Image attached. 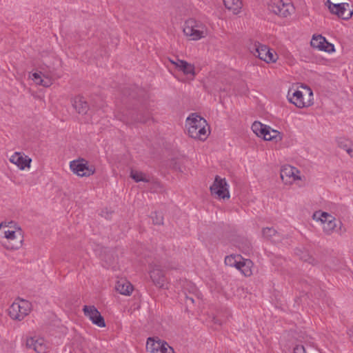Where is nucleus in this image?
<instances>
[{
  "instance_id": "29",
  "label": "nucleus",
  "mask_w": 353,
  "mask_h": 353,
  "mask_svg": "<svg viewBox=\"0 0 353 353\" xmlns=\"http://www.w3.org/2000/svg\"><path fill=\"white\" fill-rule=\"evenodd\" d=\"M15 228H21L17 223L14 221H2L0 223V230H15Z\"/></svg>"
},
{
  "instance_id": "27",
  "label": "nucleus",
  "mask_w": 353,
  "mask_h": 353,
  "mask_svg": "<svg viewBox=\"0 0 353 353\" xmlns=\"http://www.w3.org/2000/svg\"><path fill=\"white\" fill-rule=\"evenodd\" d=\"M241 259L242 256L241 255H230L225 258L224 262L226 265L235 267L237 269V266Z\"/></svg>"
},
{
  "instance_id": "10",
  "label": "nucleus",
  "mask_w": 353,
  "mask_h": 353,
  "mask_svg": "<svg viewBox=\"0 0 353 353\" xmlns=\"http://www.w3.org/2000/svg\"><path fill=\"white\" fill-rule=\"evenodd\" d=\"M325 5L331 13L337 15L343 19L347 20L352 17L353 10L350 8L348 3H333L330 0H327Z\"/></svg>"
},
{
  "instance_id": "7",
  "label": "nucleus",
  "mask_w": 353,
  "mask_h": 353,
  "mask_svg": "<svg viewBox=\"0 0 353 353\" xmlns=\"http://www.w3.org/2000/svg\"><path fill=\"white\" fill-rule=\"evenodd\" d=\"M254 54L267 63H274L279 59V55L274 49L259 42L254 44Z\"/></svg>"
},
{
  "instance_id": "4",
  "label": "nucleus",
  "mask_w": 353,
  "mask_h": 353,
  "mask_svg": "<svg viewBox=\"0 0 353 353\" xmlns=\"http://www.w3.org/2000/svg\"><path fill=\"white\" fill-rule=\"evenodd\" d=\"M301 88L305 92L290 89L287 96L289 101L299 108L309 107L313 104V92L312 89L304 85H302Z\"/></svg>"
},
{
  "instance_id": "26",
  "label": "nucleus",
  "mask_w": 353,
  "mask_h": 353,
  "mask_svg": "<svg viewBox=\"0 0 353 353\" xmlns=\"http://www.w3.org/2000/svg\"><path fill=\"white\" fill-rule=\"evenodd\" d=\"M130 177L137 183L140 181L149 183L151 181V177L150 176L143 172L136 170H131Z\"/></svg>"
},
{
  "instance_id": "3",
  "label": "nucleus",
  "mask_w": 353,
  "mask_h": 353,
  "mask_svg": "<svg viewBox=\"0 0 353 353\" xmlns=\"http://www.w3.org/2000/svg\"><path fill=\"white\" fill-rule=\"evenodd\" d=\"M312 219L323 224V231L327 235H330L334 232L340 234L346 232L343 223L326 212L316 211L313 214Z\"/></svg>"
},
{
  "instance_id": "24",
  "label": "nucleus",
  "mask_w": 353,
  "mask_h": 353,
  "mask_svg": "<svg viewBox=\"0 0 353 353\" xmlns=\"http://www.w3.org/2000/svg\"><path fill=\"white\" fill-rule=\"evenodd\" d=\"M225 8L230 10L233 14H237L242 8V2L241 0H224Z\"/></svg>"
},
{
  "instance_id": "9",
  "label": "nucleus",
  "mask_w": 353,
  "mask_h": 353,
  "mask_svg": "<svg viewBox=\"0 0 353 353\" xmlns=\"http://www.w3.org/2000/svg\"><path fill=\"white\" fill-rule=\"evenodd\" d=\"M268 9L274 14L287 17L294 11V7L290 3H284L283 0H270Z\"/></svg>"
},
{
  "instance_id": "36",
  "label": "nucleus",
  "mask_w": 353,
  "mask_h": 353,
  "mask_svg": "<svg viewBox=\"0 0 353 353\" xmlns=\"http://www.w3.org/2000/svg\"><path fill=\"white\" fill-rule=\"evenodd\" d=\"M153 221L155 224H162L163 223V217L161 216H158L156 214V219H153Z\"/></svg>"
},
{
  "instance_id": "8",
  "label": "nucleus",
  "mask_w": 353,
  "mask_h": 353,
  "mask_svg": "<svg viewBox=\"0 0 353 353\" xmlns=\"http://www.w3.org/2000/svg\"><path fill=\"white\" fill-rule=\"evenodd\" d=\"M210 192L212 196L219 199H229V185L225 179L216 176L212 185L210 186Z\"/></svg>"
},
{
  "instance_id": "38",
  "label": "nucleus",
  "mask_w": 353,
  "mask_h": 353,
  "mask_svg": "<svg viewBox=\"0 0 353 353\" xmlns=\"http://www.w3.org/2000/svg\"><path fill=\"white\" fill-rule=\"evenodd\" d=\"M194 292L195 293V296H196V298L198 299H200V294L197 292V290L194 288Z\"/></svg>"
},
{
  "instance_id": "22",
  "label": "nucleus",
  "mask_w": 353,
  "mask_h": 353,
  "mask_svg": "<svg viewBox=\"0 0 353 353\" xmlns=\"http://www.w3.org/2000/svg\"><path fill=\"white\" fill-rule=\"evenodd\" d=\"M253 263L250 259H245L242 257L240 261L237 270H240L245 276H250L252 274Z\"/></svg>"
},
{
  "instance_id": "11",
  "label": "nucleus",
  "mask_w": 353,
  "mask_h": 353,
  "mask_svg": "<svg viewBox=\"0 0 353 353\" xmlns=\"http://www.w3.org/2000/svg\"><path fill=\"white\" fill-rule=\"evenodd\" d=\"M70 167L72 171L79 176H90L95 172L94 167L89 165L83 159L71 161Z\"/></svg>"
},
{
  "instance_id": "1",
  "label": "nucleus",
  "mask_w": 353,
  "mask_h": 353,
  "mask_svg": "<svg viewBox=\"0 0 353 353\" xmlns=\"http://www.w3.org/2000/svg\"><path fill=\"white\" fill-rule=\"evenodd\" d=\"M185 127L189 136L195 139L205 141L210 134L206 120L196 114H192L187 118Z\"/></svg>"
},
{
  "instance_id": "32",
  "label": "nucleus",
  "mask_w": 353,
  "mask_h": 353,
  "mask_svg": "<svg viewBox=\"0 0 353 353\" xmlns=\"http://www.w3.org/2000/svg\"><path fill=\"white\" fill-rule=\"evenodd\" d=\"M148 187L151 191L157 192L161 188L160 183L157 180L151 177V181L148 183Z\"/></svg>"
},
{
  "instance_id": "19",
  "label": "nucleus",
  "mask_w": 353,
  "mask_h": 353,
  "mask_svg": "<svg viewBox=\"0 0 353 353\" xmlns=\"http://www.w3.org/2000/svg\"><path fill=\"white\" fill-rule=\"evenodd\" d=\"M32 80L37 84L43 87H50L53 82L50 74L36 72L30 75Z\"/></svg>"
},
{
  "instance_id": "33",
  "label": "nucleus",
  "mask_w": 353,
  "mask_h": 353,
  "mask_svg": "<svg viewBox=\"0 0 353 353\" xmlns=\"http://www.w3.org/2000/svg\"><path fill=\"white\" fill-rule=\"evenodd\" d=\"M150 119V115H141L140 117H137L134 119V121L136 122H140V123H146L148 119Z\"/></svg>"
},
{
  "instance_id": "35",
  "label": "nucleus",
  "mask_w": 353,
  "mask_h": 353,
  "mask_svg": "<svg viewBox=\"0 0 353 353\" xmlns=\"http://www.w3.org/2000/svg\"><path fill=\"white\" fill-rule=\"evenodd\" d=\"M194 299L192 296H185V304L187 307H191L192 305L194 304Z\"/></svg>"
},
{
  "instance_id": "16",
  "label": "nucleus",
  "mask_w": 353,
  "mask_h": 353,
  "mask_svg": "<svg viewBox=\"0 0 353 353\" xmlns=\"http://www.w3.org/2000/svg\"><path fill=\"white\" fill-rule=\"evenodd\" d=\"M299 174V170L289 165L283 166L281 170V178L286 184L292 183L296 180L301 179Z\"/></svg>"
},
{
  "instance_id": "21",
  "label": "nucleus",
  "mask_w": 353,
  "mask_h": 353,
  "mask_svg": "<svg viewBox=\"0 0 353 353\" xmlns=\"http://www.w3.org/2000/svg\"><path fill=\"white\" fill-rule=\"evenodd\" d=\"M116 290L123 295L129 296L133 291V286L128 281L121 279L117 281Z\"/></svg>"
},
{
  "instance_id": "34",
  "label": "nucleus",
  "mask_w": 353,
  "mask_h": 353,
  "mask_svg": "<svg viewBox=\"0 0 353 353\" xmlns=\"http://www.w3.org/2000/svg\"><path fill=\"white\" fill-rule=\"evenodd\" d=\"M294 353H306V352L303 345H297L294 348Z\"/></svg>"
},
{
  "instance_id": "2",
  "label": "nucleus",
  "mask_w": 353,
  "mask_h": 353,
  "mask_svg": "<svg viewBox=\"0 0 353 353\" xmlns=\"http://www.w3.org/2000/svg\"><path fill=\"white\" fill-rule=\"evenodd\" d=\"M183 32L191 41H199L207 37L210 30L206 23L195 18H189L184 22Z\"/></svg>"
},
{
  "instance_id": "15",
  "label": "nucleus",
  "mask_w": 353,
  "mask_h": 353,
  "mask_svg": "<svg viewBox=\"0 0 353 353\" xmlns=\"http://www.w3.org/2000/svg\"><path fill=\"white\" fill-rule=\"evenodd\" d=\"M310 44L314 48H316L326 52H333L335 51L334 46L325 39L322 35H314L311 40Z\"/></svg>"
},
{
  "instance_id": "30",
  "label": "nucleus",
  "mask_w": 353,
  "mask_h": 353,
  "mask_svg": "<svg viewBox=\"0 0 353 353\" xmlns=\"http://www.w3.org/2000/svg\"><path fill=\"white\" fill-rule=\"evenodd\" d=\"M338 144L339 146L345 150L348 154H350L351 157H353V150L350 147L347 141L339 139L338 141Z\"/></svg>"
},
{
  "instance_id": "31",
  "label": "nucleus",
  "mask_w": 353,
  "mask_h": 353,
  "mask_svg": "<svg viewBox=\"0 0 353 353\" xmlns=\"http://www.w3.org/2000/svg\"><path fill=\"white\" fill-rule=\"evenodd\" d=\"M262 233H263V236L268 239H271L273 236H274L276 234H277V232L276 231V230L273 228H265L263 229L262 230Z\"/></svg>"
},
{
  "instance_id": "5",
  "label": "nucleus",
  "mask_w": 353,
  "mask_h": 353,
  "mask_svg": "<svg viewBox=\"0 0 353 353\" xmlns=\"http://www.w3.org/2000/svg\"><path fill=\"white\" fill-rule=\"evenodd\" d=\"M32 310V303L25 299H16L8 309V314L14 320H23Z\"/></svg>"
},
{
  "instance_id": "25",
  "label": "nucleus",
  "mask_w": 353,
  "mask_h": 353,
  "mask_svg": "<svg viewBox=\"0 0 353 353\" xmlns=\"http://www.w3.org/2000/svg\"><path fill=\"white\" fill-rule=\"evenodd\" d=\"M263 138L266 141L274 140L276 141H279L282 139L281 133L278 130H274L268 125L266 126Z\"/></svg>"
},
{
  "instance_id": "6",
  "label": "nucleus",
  "mask_w": 353,
  "mask_h": 353,
  "mask_svg": "<svg viewBox=\"0 0 353 353\" xmlns=\"http://www.w3.org/2000/svg\"><path fill=\"white\" fill-rule=\"evenodd\" d=\"M3 238L5 241L3 245L7 250H17L23 243V232L21 228H15V230H3Z\"/></svg>"
},
{
  "instance_id": "37",
  "label": "nucleus",
  "mask_w": 353,
  "mask_h": 353,
  "mask_svg": "<svg viewBox=\"0 0 353 353\" xmlns=\"http://www.w3.org/2000/svg\"><path fill=\"white\" fill-rule=\"evenodd\" d=\"M347 334H348V335L350 336V341L353 343V328H350L348 330Z\"/></svg>"
},
{
  "instance_id": "14",
  "label": "nucleus",
  "mask_w": 353,
  "mask_h": 353,
  "mask_svg": "<svg viewBox=\"0 0 353 353\" xmlns=\"http://www.w3.org/2000/svg\"><path fill=\"white\" fill-rule=\"evenodd\" d=\"M26 347L37 353H46L48 349V344L43 338L34 336L26 339Z\"/></svg>"
},
{
  "instance_id": "12",
  "label": "nucleus",
  "mask_w": 353,
  "mask_h": 353,
  "mask_svg": "<svg viewBox=\"0 0 353 353\" xmlns=\"http://www.w3.org/2000/svg\"><path fill=\"white\" fill-rule=\"evenodd\" d=\"M146 348L151 353H173V349L166 342L154 341L151 338L147 341Z\"/></svg>"
},
{
  "instance_id": "20",
  "label": "nucleus",
  "mask_w": 353,
  "mask_h": 353,
  "mask_svg": "<svg viewBox=\"0 0 353 353\" xmlns=\"http://www.w3.org/2000/svg\"><path fill=\"white\" fill-rule=\"evenodd\" d=\"M172 63L185 75H191L193 78L196 75L195 68L194 65L188 63L185 61L177 59L176 61H172Z\"/></svg>"
},
{
  "instance_id": "18",
  "label": "nucleus",
  "mask_w": 353,
  "mask_h": 353,
  "mask_svg": "<svg viewBox=\"0 0 353 353\" xmlns=\"http://www.w3.org/2000/svg\"><path fill=\"white\" fill-rule=\"evenodd\" d=\"M10 161L23 170L30 168L32 159L23 153L16 152L10 157Z\"/></svg>"
},
{
  "instance_id": "13",
  "label": "nucleus",
  "mask_w": 353,
  "mask_h": 353,
  "mask_svg": "<svg viewBox=\"0 0 353 353\" xmlns=\"http://www.w3.org/2000/svg\"><path fill=\"white\" fill-rule=\"evenodd\" d=\"M83 311L85 316H87L92 323L100 327L105 326L104 319L94 305H84Z\"/></svg>"
},
{
  "instance_id": "28",
  "label": "nucleus",
  "mask_w": 353,
  "mask_h": 353,
  "mask_svg": "<svg viewBox=\"0 0 353 353\" xmlns=\"http://www.w3.org/2000/svg\"><path fill=\"white\" fill-rule=\"evenodd\" d=\"M267 125H264L261 122L254 121L252 125V130L258 137H263Z\"/></svg>"
},
{
  "instance_id": "17",
  "label": "nucleus",
  "mask_w": 353,
  "mask_h": 353,
  "mask_svg": "<svg viewBox=\"0 0 353 353\" xmlns=\"http://www.w3.org/2000/svg\"><path fill=\"white\" fill-rule=\"evenodd\" d=\"M150 276L153 283L159 288L166 287V279L162 270L157 265H151Z\"/></svg>"
},
{
  "instance_id": "23",
  "label": "nucleus",
  "mask_w": 353,
  "mask_h": 353,
  "mask_svg": "<svg viewBox=\"0 0 353 353\" xmlns=\"http://www.w3.org/2000/svg\"><path fill=\"white\" fill-rule=\"evenodd\" d=\"M72 106L79 114H85L88 110V103L80 96L73 99Z\"/></svg>"
}]
</instances>
